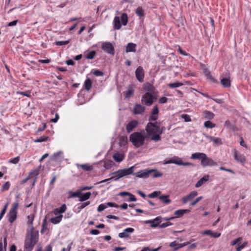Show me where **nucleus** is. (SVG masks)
<instances>
[{
  "label": "nucleus",
  "mask_w": 251,
  "mask_h": 251,
  "mask_svg": "<svg viewBox=\"0 0 251 251\" xmlns=\"http://www.w3.org/2000/svg\"><path fill=\"white\" fill-rule=\"evenodd\" d=\"M164 128V126L160 127L156 122H149L146 126L145 130L147 136L152 135L150 139L157 142L161 140L160 135L163 133Z\"/></svg>",
  "instance_id": "f257e3e1"
},
{
  "label": "nucleus",
  "mask_w": 251,
  "mask_h": 251,
  "mask_svg": "<svg viewBox=\"0 0 251 251\" xmlns=\"http://www.w3.org/2000/svg\"><path fill=\"white\" fill-rule=\"evenodd\" d=\"M39 240L38 231L31 230L26 234L24 244V251H32Z\"/></svg>",
  "instance_id": "f03ea898"
},
{
  "label": "nucleus",
  "mask_w": 251,
  "mask_h": 251,
  "mask_svg": "<svg viewBox=\"0 0 251 251\" xmlns=\"http://www.w3.org/2000/svg\"><path fill=\"white\" fill-rule=\"evenodd\" d=\"M148 138L147 135L140 132H134L129 136V141L136 148L144 145L146 140Z\"/></svg>",
  "instance_id": "7ed1b4c3"
},
{
  "label": "nucleus",
  "mask_w": 251,
  "mask_h": 251,
  "mask_svg": "<svg viewBox=\"0 0 251 251\" xmlns=\"http://www.w3.org/2000/svg\"><path fill=\"white\" fill-rule=\"evenodd\" d=\"M134 166H131L128 168H125L118 170L115 172L111 173L109 176H112L110 177L111 181H118L120 178L132 174L134 172Z\"/></svg>",
  "instance_id": "20e7f679"
},
{
  "label": "nucleus",
  "mask_w": 251,
  "mask_h": 251,
  "mask_svg": "<svg viewBox=\"0 0 251 251\" xmlns=\"http://www.w3.org/2000/svg\"><path fill=\"white\" fill-rule=\"evenodd\" d=\"M128 22V16L126 13L122 14L120 18L118 16H115L114 18L113 24V28L115 30H119L121 29L122 25H126Z\"/></svg>",
  "instance_id": "39448f33"
},
{
  "label": "nucleus",
  "mask_w": 251,
  "mask_h": 251,
  "mask_svg": "<svg viewBox=\"0 0 251 251\" xmlns=\"http://www.w3.org/2000/svg\"><path fill=\"white\" fill-rule=\"evenodd\" d=\"M19 205L18 202H14L12 207L7 215L8 222L11 224L13 223L17 218Z\"/></svg>",
  "instance_id": "423d86ee"
},
{
  "label": "nucleus",
  "mask_w": 251,
  "mask_h": 251,
  "mask_svg": "<svg viewBox=\"0 0 251 251\" xmlns=\"http://www.w3.org/2000/svg\"><path fill=\"white\" fill-rule=\"evenodd\" d=\"M156 100V97L150 92H146L141 98V102L142 104L146 106L151 105Z\"/></svg>",
  "instance_id": "0eeeda50"
},
{
  "label": "nucleus",
  "mask_w": 251,
  "mask_h": 251,
  "mask_svg": "<svg viewBox=\"0 0 251 251\" xmlns=\"http://www.w3.org/2000/svg\"><path fill=\"white\" fill-rule=\"evenodd\" d=\"M101 49L107 53L114 55L115 53L114 48L110 42H105L102 44Z\"/></svg>",
  "instance_id": "6e6552de"
},
{
  "label": "nucleus",
  "mask_w": 251,
  "mask_h": 251,
  "mask_svg": "<svg viewBox=\"0 0 251 251\" xmlns=\"http://www.w3.org/2000/svg\"><path fill=\"white\" fill-rule=\"evenodd\" d=\"M153 171V169L149 170V169H145L140 171L139 172L133 173V175H136L137 177L138 178H148L149 177L150 175L152 173V172Z\"/></svg>",
  "instance_id": "1a4fd4ad"
},
{
  "label": "nucleus",
  "mask_w": 251,
  "mask_h": 251,
  "mask_svg": "<svg viewBox=\"0 0 251 251\" xmlns=\"http://www.w3.org/2000/svg\"><path fill=\"white\" fill-rule=\"evenodd\" d=\"M135 73L137 79L140 82H143L145 77V72L143 67L141 66H139L136 69Z\"/></svg>",
  "instance_id": "9d476101"
},
{
  "label": "nucleus",
  "mask_w": 251,
  "mask_h": 251,
  "mask_svg": "<svg viewBox=\"0 0 251 251\" xmlns=\"http://www.w3.org/2000/svg\"><path fill=\"white\" fill-rule=\"evenodd\" d=\"M201 165L203 167L206 166H214L218 165L217 162L214 161L212 159L208 158L206 154V157L203 159V161H201Z\"/></svg>",
  "instance_id": "9b49d317"
},
{
  "label": "nucleus",
  "mask_w": 251,
  "mask_h": 251,
  "mask_svg": "<svg viewBox=\"0 0 251 251\" xmlns=\"http://www.w3.org/2000/svg\"><path fill=\"white\" fill-rule=\"evenodd\" d=\"M198 195V193L196 191H193L191 192L187 196L183 197L181 198V201L183 204L186 203L188 201L192 200L195 197Z\"/></svg>",
  "instance_id": "f8f14e48"
},
{
  "label": "nucleus",
  "mask_w": 251,
  "mask_h": 251,
  "mask_svg": "<svg viewBox=\"0 0 251 251\" xmlns=\"http://www.w3.org/2000/svg\"><path fill=\"white\" fill-rule=\"evenodd\" d=\"M234 159L238 162L244 165L246 162V157L244 154L238 153L237 151H235L234 152Z\"/></svg>",
  "instance_id": "ddd939ff"
},
{
  "label": "nucleus",
  "mask_w": 251,
  "mask_h": 251,
  "mask_svg": "<svg viewBox=\"0 0 251 251\" xmlns=\"http://www.w3.org/2000/svg\"><path fill=\"white\" fill-rule=\"evenodd\" d=\"M146 110V108L144 106L139 103H135L133 108V113L136 114H141Z\"/></svg>",
  "instance_id": "4468645a"
},
{
  "label": "nucleus",
  "mask_w": 251,
  "mask_h": 251,
  "mask_svg": "<svg viewBox=\"0 0 251 251\" xmlns=\"http://www.w3.org/2000/svg\"><path fill=\"white\" fill-rule=\"evenodd\" d=\"M134 229L132 227H127L125 229L123 232L120 233L118 235L121 238H126L129 236V234L134 232Z\"/></svg>",
  "instance_id": "2eb2a0df"
},
{
  "label": "nucleus",
  "mask_w": 251,
  "mask_h": 251,
  "mask_svg": "<svg viewBox=\"0 0 251 251\" xmlns=\"http://www.w3.org/2000/svg\"><path fill=\"white\" fill-rule=\"evenodd\" d=\"M138 124V122L137 120H134L130 121L126 126V129L128 133L131 132L135 127H136Z\"/></svg>",
  "instance_id": "dca6fc26"
},
{
  "label": "nucleus",
  "mask_w": 251,
  "mask_h": 251,
  "mask_svg": "<svg viewBox=\"0 0 251 251\" xmlns=\"http://www.w3.org/2000/svg\"><path fill=\"white\" fill-rule=\"evenodd\" d=\"M181 158L178 156H174L172 158L168 160H165L164 164H175L177 165H179L180 164Z\"/></svg>",
  "instance_id": "f3484780"
},
{
  "label": "nucleus",
  "mask_w": 251,
  "mask_h": 251,
  "mask_svg": "<svg viewBox=\"0 0 251 251\" xmlns=\"http://www.w3.org/2000/svg\"><path fill=\"white\" fill-rule=\"evenodd\" d=\"M201 67L203 71L205 76L209 79L215 81V79L213 78L212 76L211 75L210 71L209 70L208 68L206 67V66L204 64H201Z\"/></svg>",
  "instance_id": "a211bd4d"
},
{
  "label": "nucleus",
  "mask_w": 251,
  "mask_h": 251,
  "mask_svg": "<svg viewBox=\"0 0 251 251\" xmlns=\"http://www.w3.org/2000/svg\"><path fill=\"white\" fill-rule=\"evenodd\" d=\"M206 157V154L203 152H195L191 155V159H199L203 161V159Z\"/></svg>",
  "instance_id": "6ab92c4d"
},
{
  "label": "nucleus",
  "mask_w": 251,
  "mask_h": 251,
  "mask_svg": "<svg viewBox=\"0 0 251 251\" xmlns=\"http://www.w3.org/2000/svg\"><path fill=\"white\" fill-rule=\"evenodd\" d=\"M209 176L208 175H204L201 179H200L195 185L196 188H199L202 186L205 182L208 181Z\"/></svg>",
  "instance_id": "aec40b11"
},
{
  "label": "nucleus",
  "mask_w": 251,
  "mask_h": 251,
  "mask_svg": "<svg viewBox=\"0 0 251 251\" xmlns=\"http://www.w3.org/2000/svg\"><path fill=\"white\" fill-rule=\"evenodd\" d=\"M40 168V167H39L38 168H37V169L33 170L32 171H31L29 173V175L27 176V177L23 180V183L25 182L28 179L32 178V177L33 176H37L39 174Z\"/></svg>",
  "instance_id": "412c9836"
},
{
  "label": "nucleus",
  "mask_w": 251,
  "mask_h": 251,
  "mask_svg": "<svg viewBox=\"0 0 251 251\" xmlns=\"http://www.w3.org/2000/svg\"><path fill=\"white\" fill-rule=\"evenodd\" d=\"M136 45L133 43H129L126 46V52H135L136 51Z\"/></svg>",
  "instance_id": "4be33fe9"
},
{
  "label": "nucleus",
  "mask_w": 251,
  "mask_h": 251,
  "mask_svg": "<svg viewBox=\"0 0 251 251\" xmlns=\"http://www.w3.org/2000/svg\"><path fill=\"white\" fill-rule=\"evenodd\" d=\"M221 83L224 87L229 88L231 86L230 80L229 78L224 77L221 79Z\"/></svg>",
  "instance_id": "5701e85b"
},
{
  "label": "nucleus",
  "mask_w": 251,
  "mask_h": 251,
  "mask_svg": "<svg viewBox=\"0 0 251 251\" xmlns=\"http://www.w3.org/2000/svg\"><path fill=\"white\" fill-rule=\"evenodd\" d=\"M91 195L90 192H86L85 193H80L79 201L82 202L89 199Z\"/></svg>",
  "instance_id": "b1692460"
},
{
  "label": "nucleus",
  "mask_w": 251,
  "mask_h": 251,
  "mask_svg": "<svg viewBox=\"0 0 251 251\" xmlns=\"http://www.w3.org/2000/svg\"><path fill=\"white\" fill-rule=\"evenodd\" d=\"M203 114L204 119L207 120H212L215 116V114L213 112L208 110H205L203 112Z\"/></svg>",
  "instance_id": "393cba45"
},
{
  "label": "nucleus",
  "mask_w": 251,
  "mask_h": 251,
  "mask_svg": "<svg viewBox=\"0 0 251 251\" xmlns=\"http://www.w3.org/2000/svg\"><path fill=\"white\" fill-rule=\"evenodd\" d=\"M63 218V215L60 214L56 217H52L50 219L51 222L53 224H57L59 223Z\"/></svg>",
  "instance_id": "a878e982"
},
{
  "label": "nucleus",
  "mask_w": 251,
  "mask_h": 251,
  "mask_svg": "<svg viewBox=\"0 0 251 251\" xmlns=\"http://www.w3.org/2000/svg\"><path fill=\"white\" fill-rule=\"evenodd\" d=\"M113 157L117 162H120L124 159V155L119 152L115 153L113 154Z\"/></svg>",
  "instance_id": "bb28decb"
},
{
  "label": "nucleus",
  "mask_w": 251,
  "mask_h": 251,
  "mask_svg": "<svg viewBox=\"0 0 251 251\" xmlns=\"http://www.w3.org/2000/svg\"><path fill=\"white\" fill-rule=\"evenodd\" d=\"M169 195H162L159 197V199L165 204H169L171 202V200L169 199Z\"/></svg>",
  "instance_id": "cd10ccee"
},
{
  "label": "nucleus",
  "mask_w": 251,
  "mask_h": 251,
  "mask_svg": "<svg viewBox=\"0 0 251 251\" xmlns=\"http://www.w3.org/2000/svg\"><path fill=\"white\" fill-rule=\"evenodd\" d=\"M7 244V237L5 236L3 238V241L2 239L0 240V251H3V249H5Z\"/></svg>",
  "instance_id": "c85d7f7f"
},
{
  "label": "nucleus",
  "mask_w": 251,
  "mask_h": 251,
  "mask_svg": "<svg viewBox=\"0 0 251 251\" xmlns=\"http://www.w3.org/2000/svg\"><path fill=\"white\" fill-rule=\"evenodd\" d=\"M135 13L140 18H143L145 16L144 11L141 7L139 6L135 10Z\"/></svg>",
  "instance_id": "c756f323"
},
{
  "label": "nucleus",
  "mask_w": 251,
  "mask_h": 251,
  "mask_svg": "<svg viewBox=\"0 0 251 251\" xmlns=\"http://www.w3.org/2000/svg\"><path fill=\"white\" fill-rule=\"evenodd\" d=\"M114 164V163L112 160H107L104 161L103 167L105 169H110Z\"/></svg>",
  "instance_id": "7c9ffc66"
},
{
  "label": "nucleus",
  "mask_w": 251,
  "mask_h": 251,
  "mask_svg": "<svg viewBox=\"0 0 251 251\" xmlns=\"http://www.w3.org/2000/svg\"><path fill=\"white\" fill-rule=\"evenodd\" d=\"M84 88L87 91H89L92 87V81L89 78H87L84 84Z\"/></svg>",
  "instance_id": "2f4dec72"
},
{
  "label": "nucleus",
  "mask_w": 251,
  "mask_h": 251,
  "mask_svg": "<svg viewBox=\"0 0 251 251\" xmlns=\"http://www.w3.org/2000/svg\"><path fill=\"white\" fill-rule=\"evenodd\" d=\"M79 166L85 171H91L93 169V166L88 164H80Z\"/></svg>",
  "instance_id": "473e14b6"
},
{
  "label": "nucleus",
  "mask_w": 251,
  "mask_h": 251,
  "mask_svg": "<svg viewBox=\"0 0 251 251\" xmlns=\"http://www.w3.org/2000/svg\"><path fill=\"white\" fill-rule=\"evenodd\" d=\"M189 211L188 209H178L176 211L174 214L176 215L181 216L189 212Z\"/></svg>",
  "instance_id": "72a5a7b5"
},
{
  "label": "nucleus",
  "mask_w": 251,
  "mask_h": 251,
  "mask_svg": "<svg viewBox=\"0 0 251 251\" xmlns=\"http://www.w3.org/2000/svg\"><path fill=\"white\" fill-rule=\"evenodd\" d=\"M90 204V201H87L86 202L83 203H80L77 204L78 207L77 208L79 209L78 211H80L82 209L84 208L87 206L89 205Z\"/></svg>",
  "instance_id": "f704fd0d"
},
{
  "label": "nucleus",
  "mask_w": 251,
  "mask_h": 251,
  "mask_svg": "<svg viewBox=\"0 0 251 251\" xmlns=\"http://www.w3.org/2000/svg\"><path fill=\"white\" fill-rule=\"evenodd\" d=\"M153 86L150 83H146L144 87V90L146 92H150L151 93L153 91Z\"/></svg>",
  "instance_id": "c9c22d12"
},
{
  "label": "nucleus",
  "mask_w": 251,
  "mask_h": 251,
  "mask_svg": "<svg viewBox=\"0 0 251 251\" xmlns=\"http://www.w3.org/2000/svg\"><path fill=\"white\" fill-rule=\"evenodd\" d=\"M50 139L49 136H42L34 140L35 143L46 142Z\"/></svg>",
  "instance_id": "e433bc0d"
},
{
  "label": "nucleus",
  "mask_w": 251,
  "mask_h": 251,
  "mask_svg": "<svg viewBox=\"0 0 251 251\" xmlns=\"http://www.w3.org/2000/svg\"><path fill=\"white\" fill-rule=\"evenodd\" d=\"M183 84V83L179 82H176L174 83H171L168 84V86L169 87L171 88H175L177 87H180L182 86Z\"/></svg>",
  "instance_id": "4c0bfd02"
},
{
  "label": "nucleus",
  "mask_w": 251,
  "mask_h": 251,
  "mask_svg": "<svg viewBox=\"0 0 251 251\" xmlns=\"http://www.w3.org/2000/svg\"><path fill=\"white\" fill-rule=\"evenodd\" d=\"M177 51L182 55L188 56L190 58L192 59L191 61L194 60L193 57L191 56L189 54L187 53L185 51L183 50L179 46H178Z\"/></svg>",
  "instance_id": "58836bf2"
},
{
  "label": "nucleus",
  "mask_w": 251,
  "mask_h": 251,
  "mask_svg": "<svg viewBox=\"0 0 251 251\" xmlns=\"http://www.w3.org/2000/svg\"><path fill=\"white\" fill-rule=\"evenodd\" d=\"M96 51L95 50H91L86 55V58L89 59H92L94 58L96 55Z\"/></svg>",
  "instance_id": "ea45409f"
},
{
  "label": "nucleus",
  "mask_w": 251,
  "mask_h": 251,
  "mask_svg": "<svg viewBox=\"0 0 251 251\" xmlns=\"http://www.w3.org/2000/svg\"><path fill=\"white\" fill-rule=\"evenodd\" d=\"M204 126L206 128H212L215 126V124L212 123L210 121H207L204 123Z\"/></svg>",
  "instance_id": "a19ab883"
},
{
  "label": "nucleus",
  "mask_w": 251,
  "mask_h": 251,
  "mask_svg": "<svg viewBox=\"0 0 251 251\" xmlns=\"http://www.w3.org/2000/svg\"><path fill=\"white\" fill-rule=\"evenodd\" d=\"M28 218V223L29 224V225L31 226H32V230H33V222L34 219V214H31L27 217Z\"/></svg>",
  "instance_id": "79ce46f5"
},
{
  "label": "nucleus",
  "mask_w": 251,
  "mask_h": 251,
  "mask_svg": "<svg viewBox=\"0 0 251 251\" xmlns=\"http://www.w3.org/2000/svg\"><path fill=\"white\" fill-rule=\"evenodd\" d=\"M150 175H151L153 177L156 178L162 176V174L159 173L156 170H153V171L152 172V173Z\"/></svg>",
  "instance_id": "37998d69"
},
{
  "label": "nucleus",
  "mask_w": 251,
  "mask_h": 251,
  "mask_svg": "<svg viewBox=\"0 0 251 251\" xmlns=\"http://www.w3.org/2000/svg\"><path fill=\"white\" fill-rule=\"evenodd\" d=\"M210 141L215 143L217 145H220L222 144V140L220 138L218 137H212Z\"/></svg>",
  "instance_id": "c03bdc74"
},
{
  "label": "nucleus",
  "mask_w": 251,
  "mask_h": 251,
  "mask_svg": "<svg viewBox=\"0 0 251 251\" xmlns=\"http://www.w3.org/2000/svg\"><path fill=\"white\" fill-rule=\"evenodd\" d=\"M161 194V192L158 191H154L152 193L149 194L148 195V197L150 198H156V197H157L158 196H159V195Z\"/></svg>",
  "instance_id": "a18cd8bd"
},
{
  "label": "nucleus",
  "mask_w": 251,
  "mask_h": 251,
  "mask_svg": "<svg viewBox=\"0 0 251 251\" xmlns=\"http://www.w3.org/2000/svg\"><path fill=\"white\" fill-rule=\"evenodd\" d=\"M10 184L9 181L6 182L2 186L1 191L4 192L8 190L10 188Z\"/></svg>",
  "instance_id": "49530a36"
},
{
  "label": "nucleus",
  "mask_w": 251,
  "mask_h": 251,
  "mask_svg": "<svg viewBox=\"0 0 251 251\" xmlns=\"http://www.w3.org/2000/svg\"><path fill=\"white\" fill-rule=\"evenodd\" d=\"M19 161H20V157L19 156H17L16 157H14V158L10 159L8 161V162L10 163H12V164H16L18 163Z\"/></svg>",
  "instance_id": "de8ad7c7"
},
{
  "label": "nucleus",
  "mask_w": 251,
  "mask_h": 251,
  "mask_svg": "<svg viewBox=\"0 0 251 251\" xmlns=\"http://www.w3.org/2000/svg\"><path fill=\"white\" fill-rule=\"evenodd\" d=\"M70 43V40L62 41H56L54 44L57 46H63L66 45Z\"/></svg>",
  "instance_id": "09e8293b"
},
{
  "label": "nucleus",
  "mask_w": 251,
  "mask_h": 251,
  "mask_svg": "<svg viewBox=\"0 0 251 251\" xmlns=\"http://www.w3.org/2000/svg\"><path fill=\"white\" fill-rule=\"evenodd\" d=\"M161 217L158 216V217H157L156 218H155V219H154L152 220H149L146 221L145 222V224H151V223H154V222L160 221L161 220Z\"/></svg>",
  "instance_id": "8fccbe9b"
},
{
  "label": "nucleus",
  "mask_w": 251,
  "mask_h": 251,
  "mask_svg": "<svg viewBox=\"0 0 251 251\" xmlns=\"http://www.w3.org/2000/svg\"><path fill=\"white\" fill-rule=\"evenodd\" d=\"M159 113V109L157 105H155L153 106L152 110L151 112V114L152 115H158Z\"/></svg>",
  "instance_id": "3c124183"
},
{
  "label": "nucleus",
  "mask_w": 251,
  "mask_h": 251,
  "mask_svg": "<svg viewBox=\"0 0 251 251\" xmlns=\"http://www.w3.org/2000/svg\"><path fill=\"white\" fill-rule=\"evenodd\" d=\"M107 208V205L105 203H102L99 205L97 211L98 212H101Z\"/></svg>",
  "instance_id": "603ef678"
},
{
  "label": "nucleus",
  "mask_w": 251,
  "mask_h": 251,
  "mask_svg": "<svg viewBox=\"0 0 251 251\" xmlns=\"http://www.w3.org/2000/svg\"><path fill=\"white\" fill-rule=\"evenodd\" d=\"M63 154V152L61 151H57V152L54 153L52 156V159H54L55 160H58V157L60 155Z\"/></svg>",
  "instance_id": "864d4df0"
},
{
  "label": "nucleus",
  "mask_w": 251,
  "mask_h": 251,
  "mask_svg": "<svg viewBox=\"0 0 251 251\" xmlns=\"http://www.w3.org/2000/svg\"><path fill=\"white\" fill-rule=\"evenodd\" d=\"M105 204H106V205H107V207L109 206V207H115V208H118L119 207V205L118 204H117L116 203L112 202H108Z\"/></svg>",
  "instance_id": "5fc2aeb1"
},
{
  "label": "nucleus",
  "mask_w": 251,
  "mask_h": 251,
  "mask_svg": "<svg viewBox=\"0 0 251 251\" xmlns=\"http://www.w3.org/2000/svg\"><path fill=\"white\" fill-rule=\"evenodd\" d=\"M134 91L133 90H128L126 92V98H129L133 95Z\"/></svg>",
  "instance_id": "6e6d98bb"
},
{
  "label": "nucleus",
  "mask_w": 251,
  "mask_h": 251,
  "mask_svg": "<svg viewBox=\"0 0 251 251\" xmlns=\"http://www.w3.org/2000/svg\"><path fill=\"white\" fill-rule=\"evenodd\" d=\"M188 243L185 242V243L178 244L177 246L175 248H174L173 251H176L179 249L182 248L186 246V245H188Z\"/></svg>",
  "instance_id": "4d7b16f0"
},
{
  "label": "nucleus",
  "mask_w": 251,
  "mask_h": 251,
  "mask_svg": "<svg viewBox=\"0 0 251 251\" xmlns=\"http://www.w3.org/2000/svg\"><path fill=\"white\" fill-rule=\"evenodd\" d=\"M57 208L60 213H63L66 210L67 206L65 204H63L60 207Z\"/></svg>",
  "instance_id": "13d9d810"
},
{
  "label": "nucleus",
  "mask_w": 251,
  "mask_h": 251,
  "mask_svg": "<svg viewBox=\"0 0 251 251\" xmlns=\"http://www.w3.org/2000/svg\"><path fill=\"white\" fill-rule=\"evenodd\" d=\"M158 116L157 115L151 114V115L150 116V117L149 118V120L150 122L156 121L158 119Z\"/></svg>",
  "instance_id": "bf43d9fd"
},
{
  "label": "nucleus",
  "mask_w": 251,
  "mask_h": 251,
  "mask_svg": "<svg viewBox=\"0 0 251 251\" xmlns=\"http://www.w3.org/2000/svg\"><path fill=\"white\" fill-rule=\"evenodd\" d=\"M172 225V224L170 222H167L164 223H162V224L159 225V228H165L168 226Z\"/></svg>",
  "instance_id": "052dcab7"
},
{
  "label": "nucleus",
  "mask_w": 251,
  "mask_h": 251,
  "mask_svg": "<svg viewBox=\"0 0 251 251\" xmlns=\"http://www.w3.org/2000/svg\"><path fill=\"white\" fill-rule=\"evenodd\" d=\"M93 74L97 76H100L103 75V73L99 70H96L93 72Z\"/></svg>",
  "instance_id": "680f3d73"
},
{
  "label": "nucleus",
  "mask_w": 251,
  "mask_h": 251,
  "mask_svg": "<svg viewBox=\"0 0 251 251\" xmlns=\"http://www.w3.org/2000/svg\"><path fill=\"white\" fill-rule=\"evenodd\" d=\"M203 197L202 196H200L198 197L195 201L190 203V205L194 206L198 202H199L202 199Z\"/></svg>",
  "instance_id": "e2e57ef3"
},
{
  "label": "nucleus",
  "mask_w": 251,
  "mask_h": 251,
  "mask_svg": "<svg viewBox=\"0 0 251 251\" xmlns=\"http://www.w3.org/2000/svg\"><path fill=\"white\" fill-rule=\"evenodd\" d=\"M181 117L184 120V121L186 122H190L191 121L190 116L187 114H182Z\"/></svg>",
  "instance_id": "0e129e2a"
},
{
  "label": "nucleus",
  "mask_w": 251,
  "mask_h": 251,
  "mask_svg": "<svg viewBox=\"0 0 251 251\" xmlns=\"http://www.w3.org/2000/svg\"><path fill=\"white\" fill-rule=\"evenodd\" d=\"M168 99L165 97H162L159 98L158 102L160 104H164L167 102Z\"/></svg>",
  "instance_id": "69168bd1"
},
{
  "label": "nucleus",
  "mask_w": 251,
  "mask_h": 251,
  "mask_svg": "<svg viewBox=\"0 0 251 251\" xmlns=\"http://www.w3.org/2000/svg\"><path fill=\"white\" fill-rule=\"evenodd\" d=\"M225 126L228 129H231L232 128V126L230 122L228 120H226L225 123Z\"/></svg>",
  "instance_id": "338daca9"
},
{
  "label": "nucleus",
  "mask_w": 251,
  "mask_h": 251,
  "mask_svg": "<svg viewBox=\"0 0 251 251\" xmlns=\"http://www.w3.org/2000/svg\"><path fill=\"white\" fill-rule=\"evenodd\" d=\"M202 235H207L212 236V234H213V232L211 230H205L201 232Z\"/></svg>",
  "instance_id": "774afa93"
}]
</instances>
